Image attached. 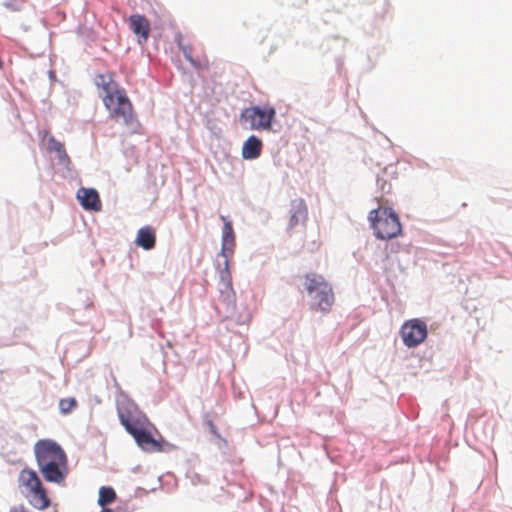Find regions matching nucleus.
<instances>
[{
	"instance_id": "412c9836",
	"label": "nucleus",
	"mask_w": 512,
	"mask_h": 512,
	"mask_svg": "<svg viewBox=\"0 0 512 512\" xmlns=\"http://www.w3.org/2000/svg\"><path fill=\"white\" fill-rule=\"evenodd\" d=\"M77 407V401L73 397L63 398L59 401V409L62 414H68Z\"/></svg>"
},
{
	"instance_id": "ddd939ff",
	"label": "nucleus",
	"mask_w": 512,
	"mask_h": 512,
	"mask_svg": "<svg viewBox=\"0 0 512 512\" xmlns=\"http://www.w3.org/2000/svg\"><path fill=\"white\" fill-rule=\"evenodd\" d=\"M130 29L139 38V43H145L150 33V23L148 19L140 14H133L129 18Z\"/></svg>"
},
{
	"instance_id": "aec40b11",
	"label": "nucleus",
	"mask_w": 512,
	"mask_h": 512,
	"mask_svg": "<svg viewBox=\"0 0 512 512\" xmlns=\"http://www.w3.org/2000/svg\"><path fill=\"white\" fill-rule=\"evenodd\" d=\"M116 499V492L112 487L103 486L99 490L98 504L102 507L112 503Z\"/></svg>"
},
{
	"instance_id": "b1692460",
	"label": "nucleus",
	"mask_w": 512,
	"mask_h": 512,
	"mask_svg": "<svg viewBox=\"0 0 512 512\" xmlns=\"http://www.w3.org/2000/svg\"><path fill=\"white\" fill-rule=\"evenodd\" d=\"M101 512H113L111 509L104 508Z\"/></svg>"
},
{
	"instance_id": "4be33fe9",
	"label": "nucleus",
	"mask_w": 512,
	"mask_h": 512,
	"mask_svg": "<svg viewBox=\"0 0 512 512\" xmlns=\"http://www.w3.org/2000/svg\"><path fill=\"white\" fill-rule=\"evenodd\" d=\"M9 512H30L25 506L19 505L12 507Z\"/></svg>"
},
{
	"instance_id": "f8f14e48",
	"label": "nucleus",
	"mask_w": 512,
	"mask_h": 512,
	"mask_svg": "<svg viewBox=\"0 0 512 512\" xmlns=\"http://www.w3.org/2000/svg\"><path fill=\"white\" fill-rule=\"evenodd\" d=\"M96 87L101 90L100 97L102 96H113L118 92L124 91L119 88L118 83L114 79V75L110 72L97 74L94 79Z\"/></svg>"
},
{
	"instance_id": "f3484780",
	"label": "nucleus",
	"mask_w": 512,
	"mask_h": 512,
	"mask_svg": "<svg viewBox=\"0 0 512 512\" xmlns=\"http://www.w3.org/2000/svg\"><path fill=\"white\" fill-rule=\"evenodd\" d=\"M263 148L262 141L255 135L247 138L242 146V157L246 160L256 159L261 155Z\"/></svg>"
},
{
	"instance_id": "39448f33",
	"label": "nucleus",
	"mask_w": 512,
	"mask_h": 512,
	"mask_svg": "<svg viewBox=\"0 0 512 512\" xmlns=\"http://www.w3.org/2000/svg\"><path fill=\"white\" fill-rule=\"evenodd\" d=\"M102 101L112 119H122L125 124H130L133 121V105L125 90L116 93L112 97L110 95L102 96Z\"/></svg>"
},
{
	"instance_id": "5701e85b",
	"label": "nucleus",
	"mask_w": 512,
	"mask_h": 512,
	"mask_svg": "<svg viewBox=\"0 0 512 512\" xmlns=\"http://www.w3.org/2000/svg\"><path fill=\"white\" fill-rule=\"evenodd\" d=\"M207 424H208V427H209L211 433H213L214 435L218 436L217 429H216V426L214 425L213 421L209 420L207 422Z\"/></svg>"
},
{
	"instance_id": "20e7f679",
	"label": "nucleus",
	"mask_w": 512,
	"mask_h": 512,
	"mask_svg": "<svg viewBox=\"0 0 512 512\" xmlns=\"http://www.w3.org/2000/svg\"><path fill=\"white\" fill-rule=\"evenodd\" d=\"M275 116L276 110L272 106H251L241 112L240 121L251 130H269Z\"/></svg>"
},
{
	"instance_id": "9d476101",
	"label": "nucleus",
	"mask_w": 512,
	"mask_h": 512,
	"mask_svg": "<svg viewBox=\"0 0 512 512\" xmlns=\"http://www.w3.org/2000/svg\"><path fill=\"white\" fill-rule=\"evenodd\" d=\"M67 462L37 463L41 474L47 482L60 484L64 481L67 471Z\"/></svg>"
},
{
	"instance_id": "9b49d317",
	"label": "nucleus",
	"mask_w": 512,
	"mask_h": 512,
	"mask_svg": "<svg viewBox=\"0 0 512 512\" xmlns=\"http://www.w3.org/2000/svg\"><path fill=\"white\" fill-rule=\"evenodd\" d=\"M308 218V208L306 202L302 198H297L291 201L290 204V219L288 222V229L293 230L298 225H305Z\"/></svg>"
},
{
	"instance_id": "4468645a",
	"label": "nucleus",
	"mask_w": 512,
	"mask_h": 512,
	"mask_svg": "<svg viewBox=\"0 0 512 512\" xmlns=\"http://www.w3.org/2000/svg\"><path fill=\"white\" fill-rule=\"evenodd\" d=\"M77 199L86 210L99 211L101 209L99 194L95 189L80 188L77 191Z\"/></svg>"
},
{
	"instance_id": "2eb2a0df",
	"label": "nucleus",
	"mask_w": 512,
	"mask_h": 512,
	"mask_svg": "<svg viewBox=\"0 0 512 512\" xmlns=\"http://www.w3.org/2000/svg\"><path fill=\"white\" fill-rule=\"evenodd\" d=\"M151 426H144L132 436L136 443L144 450L152 451L160 448L159 443L153 438L151 434Z\"/></svg>"
},
{
	"instance_id": "0eeeda50",
	"label": "nucleus",
	"mask_w": 512,
	"mask_h": 512,
	"mask_svg": "<svg viewBox=\"0 0 512 512\" xmlns=\"http://www.w3.org/2000/svg\"><path fill=\"white\" fill-rule=\"evenodd\" d=\"M427 334L426 323L418 318L407 320L400 328L401 338L408 348L420 345L427 338Z\"/></svg>"
},
{
	"instance_id": "7ed1b4c3",
	"label": "nucleus",
	"mask_w": 512,
	"mask_h": 512,
	"mask_svg": "<svg viewBox=\"0 0 512 512\" xmlns=\"http://www.w3.org/2000/svg\"><path fill=\"white\" fill-rule=\"evenodd\" d=\"M304 288L315 301V309L329 312L334 304V293L331 285L317 273L304 275Z\"/></svg>"
},
{
	"instance_id": "6ab92c4d",
	"label": "nucleus",
	"mask_w": 512,
	"mask_h": 512,
	"mask_svg": "<svg viewBox=\"0 0 512 512\" xmlns=\"http://www.w3.org/2000/svg\"><path fill=\"white\" fill-rule=\"evenodd\" d=\"M178 47L182 51L185 59L188 62H190V64L192 66H194L195 68H202V67L208 68V60L207 59H205L203 61V63H200L193 58V56H192L193 48L190 44H185L181 41H178Z\"/></svg>"
},
{
	"instance_id": "1a4fd4ad",
	"label": "nucleus",
	"mask_w": 512,
	"mask_h": 512,
	"mask_svg": "<svg viewBox=\"0 0 512 512\" xmlns=\"http://www.w3.org/2000/svg\"><path fill=\"white\" fill-rule=\"evenodd\" d=\"M118 417L126 431L131 435L144 426H151L148 418L131 405L118 407Z\"/></svg>"
},
{
	"instance_id": "423d86ee",
	"label": "nucleus",
	"mask_w": 512,
	"mask_h": 512,
	"mask_svg": "<svg viewBox=\"0 0 512 512\" xmlns=\"http://www.w3.org/2000/svg\"><path fill=\"white\" fill-rule=\"evenodd\" d=\"M224 221L222 230V245L220 256L224 258V267L220 271V277L226 287H231V275L229 271V259L232 257L235 248V234L232 223L227 221L224 216H221Z\"/></svg>"
},
{
	"instance_id": "f257e3e1",
	"label": "nucleus",
	"mask_w": 512,
	"mask_h": 512,
	"mask_svg": "<svg viewBox=\"0 0 512 512\" xmlns=\"http://www.w3.org/2000/svg\"><path fill=\"white\" fill-rule=\"evenodd\" d=\"M17 483L20 492L27 498L32 507L45 510L50 506L51 501L47 490L36 471L30 468L22 469L18 475Z\"/></svg>"
},
{
	"instance_id": "6e6552de",
	"label": "nucleus",
	"mask_w": 512,
	"mask_h": 512,
	"mask_svg": "<svg viewBox=\"0 0 512 512\" xmlns=\"http://www.w3.org/2000/svg\"><path fill=\"white\" fill-rule=\"evenodd\" d=\"M34 453L37 463L67 461V456L61 446L51 439L36 442Z\"/></svg>"
},
{
	"instance_id": "a211bd4d",
	"label": "nucleus",
	"mask_w": 512,
	"mask_h": 512,
	"mask_svg": "<svg viewBox=\"0 0 512 512\" xmlns=\"http://www.w3.org/2000/svg\"><path fill=\"white\" fill-rule=\"evenodd\" d=\"M48 149L50 151H54L60 162L62 163H70V159L68 154L66 153L64 144L56 140L54 137H50L48 140Z\"/></svg>"
},
{
	"instance_id": "dca6fc26",
	"label": "nucleus",
	"mask_w": 512,
	"mask_h": 512,
	"mask_svg": "<svg viewBox=\"0 0 512 512\" xmlns=\"http://www.w3.org/2000/svg\"><path fill=\"white\" fill-rule=\"evenodd\" d=\"M135 244L145 250H151L156 245V230L152 226H144L137 232Z\"/></svg>"
},
{
	"instance_id": "f03ea898",
	"label": "nucleus",
	"mask_w": 512,
	"mask_h": 512,
	"mask_svg": "<svg viewBox=\"0 0 512 512\" xmlns=\"http://www.w3.org/2000/svg\"><path fill=\"white\" fill-rule=\"evenodd\" d=\"M368 220L378 239L389 240L402 233L399 216L389 207H378L371 210Z\"/></svg>"
}]
</instances>
